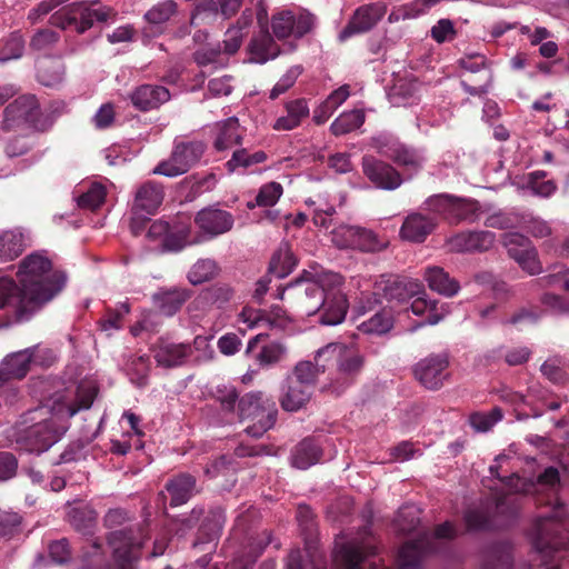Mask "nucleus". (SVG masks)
<instances>
[{"mask_svg": "<svg viewBox=\"0 0 569 569\" xmlns=\"http://www.w3.org/2000/svg\"><path fill=\"white\" fill-rule=\"evenodd\" d=\"M17 277L20 289L10 278H0V328L13 320L21 321L58 296L67 277L53 269L46 251H34L19 263Z\"/></svg>", "mask_w": 569, "mask_h": 569, "instance_id": "nucleus-1", "label": "nucleus"}, {"mask_svg": "<svg viewBox=\"0 0 569 569\" xmlns=\"http://www.w3.org/2000/svg\"><path fill=\"white\" fill-rule=\"evenodd\" d=\"M97 396L92 383H80L76 389L54 393L48 403L24 412L17 423V441L33 453L51 448L69 428V419L80 410L89 409Z\"/></svg>", "mask_w": 569, "mask_h": 569, "instance_id": "nucleus-2", "label": "nucleus"}, {"mask_svg": "<svg viewBox=\"0 0 569 569\" xmlns=\"http://www.w3.org/2000/svg\"><path fill=\"white\" fill-rule=\"evenodd\" d=\"M508 486L516 491L537 495L540 502L550 506V509L538 516L533 530V548L547 562L555 551L569 548V523L563 519L567 515L563 505L559 501L558 491L560 477L557 468L549 467L533 480H522L518 476L509 478Z\"/></svg>", "mask_w": 569, "mask_h": 569, "instance_id": "nucleus-3", "label": "nucleus"}, {"mask_svg": "<svg viewBox=\"0 0 569 569\" xmlns=\"http://www.w3.org/2000/svg\"><path fill=\"white\" fill-rule=\"evenodd\" d=\"M317 358H323L327 367L336 363V376L332 378L333 391L341 392L349 387L362 370L365 358L353 343L330 342L317 350Z\"/></svg>", "mask_w": 569, "mask_h": 569, "instance_id": "nucleus-4", "label": "nucleus"}, {"mask_svg": "<svg viewBox=\"0 0 569 569\" xmlns=\"http://www.w3.org/2000/svg\"><path fill=\"white\" fill-rule=\"evenodd\" d=\"M239 418L250 420L246 432L260 438L271 429L277 420L278 408L274 400L261 391H252L242 396L238 401Z\"/></svg>", "mask_w": 569, "mask_h": 569, "instance_id": "nucleus-5", "label": "nucleus"}, {"mask_svg": "<svg viewBox=\"0 0 569 569\" xmlns=\"http://www.w3.org/2000/svg\"><path fill=\"white\" fill-rule=\"evenodd\" d=\"M518 498L513 495L496 496L492 501L470 508L465 515L467 527L472 530L508 525L518 513Z\"/></svg>", "mask_w": 569, "mask_h": 569, "instance_id": "nucleus-6", "label": "nucleus"}, {"mask_svg": "<svg viewBox=\"0 0 569 569\" xmlns=\"http://www.w3.org/2000/svg\"><path fill=\"white\" fill-rule=\"evenodd\" d=\"M117 12L106 6L88 2H73L68 7L54 12L50 17L52 26L60 29L73 28L78 33L89 30L94 21L106 22L116 17Z\"/></svg>", "mask_w": 569, "mask_h": 569, "instance_id": "nucleus-7", "label": "nucleus"}, {"mask_svg": "<svg viewBox=\"0 0 569 569\" xmlns=\"http://www.w3.org/2000/svg\"><path fill=\"white\" fill-rule=\"evenodd\" d=\"M455 536L453 525L446 521L433 533H423L417 540L406 542L398 555L399 569H418L428 553L438 550L441 540H450Z\"/></svg>", "mask_w": 569, "mask_h": 569, "instance_id": "nucleus-8", "label": "nucleus"}, {"mask_svg": "<svg viewBox=\"0 0 569 569\" xmlns=\"http://www.w3.org/2000/svg\"><path fill=\"white\" fill-rule=\"evenodd\" d=\"M373 553L372 538L365 527L357 537L347 539L342 536L336 540L332 569H365L367 559Z\"/></svg>", "mask_w": 569, "mask_h": 569, "instance_id": "nucleus-9", "label": "nucleus"}, {"mask_svg": "<svg viewBox=\"0 0 569 569\" xmlns=\"http://www.w3.org/2000/svg\"><path fill=\"white\" fill-rule=\"evenodd\" d=\"M425 208L428 211L441 216L450 223H459L461 221L475 222L482 213L478 201L458 198L448 193L429 197L425 201Z\"/></svg>", "mask_w": 569, "mask_h": 569, "instance_id": "nucleus-10", "label": "nucleus"}, {"mask_svg": "<svg viewBox=\"0 0 569 569\" xmlns=\"http://www.w3.org/2000/svg\"><path fill=\"white\" fill-rule=\"evenodd\" d=\"M204 152V144L198 140L176 141L169 159L161 161L152 173L177 177L194 166Z\"/></svg>", "mask_w": 569, "mask_h": 569, "instance_id": "nucleus-11", "label": "nucleus"}, {"mask_svg": "<svg viewBox=\"0 0 569 569\" xmlns=\"http://www.w3.org/2000/svg\"><path fill=\"white\" fill-rule=\"evenodd\" d=\"M28 126L37 130H43L39 102L33 94L18 97L4 109L3 128L6 130Z\"/></svg>", "mask_w": 569, "mask_h": 569, "instance_id": "nucleus-12", "label": "nucleus"}, {"mask_svg": "<svg viewBox=\"0 0 569 569\" xmlns=\"http://www.w3.org/2000/svg\"><path fill=\"white\" fill-rule=\"evenodd\" d=\"M331 241L338 248H351L363 252L379 251L385 247L373 231L343 223L331 230Z\"/></svg>", "mask_w": 569, "mask_h": 569, "instance_id": "nucleus-13", "label": "nucleus"}, {"mask_svg": "<svg viewBox=\"0 0 569 569\" xmlns=\"http://www.w3.org/2000/svg\"><path fill=\"white\" fill-rule=\"evenodd\" d=\"M315 17L305 10H281L272 16L271 28L278 39L302 38L315 27Z\"/></svg>", "mask_w": 569, "mask_h": 569, "instance_id": "nucleus-14", "label": "nucleus"}, {"mask_svg": "<svg viewBox=\"0 0 569 569\" xmlns=\"http://www.w3.org/2000/svg\"><path fill=\"white\" fill-rule=\"evenodd\" d=\"M449 363L447 352L432 353L415 366V377L425 388L438 390L449 377Z\"/></svg>", "mask_w": 569, "mask_h": 569, "instance_id": "nucleus-15", "label": "nucleus"}, {"mask_svg": "<svg viewBox=\"0 0 569 569\" xmlns=\"http://www.w3.org/2000/svg\"><path fill=\"white\" fill-rule=\"evenodd\" d=\"M332 288L323 292V305L318 312V321L325 326H337L341 323L347 315L348 301L346 295L341 291V277L331 276Z\"/></svg>", "mask_w": 569, "mask_h": 569, "instance_id": "nucleus-16", "label": "nucleus"}, {"mask_svg": "<svg viewBox=\"0 0 569 569\" xmlns=\"http://www.w3.org/2000/svg\"><path fill=\"white\" fill-rule=\"evenodd\" d=\"M194 223L200 231V240L213 239L230 231L234 220L230 212L211 206L201 209L194 217Z\"/></svg>", "mask_w": 569, "mask_h": 569, "instance_id": "nucleus-17", "label": "nucleus"}, {"mask_svg": "<svg viewBox=\"0 0 569 569\" xmlns=\"http://www.w3.org/2000/svg\"><path fill=\"white\" fill-rule=\"evenodd\" d=\"M362 172L376 188L382 190H396L403 182L401 173L395 167L373 156L362 158Z\"/></svg>", "mask_w": 569, "mask_h": 569, "instance_id": "nucleus-18", "label": "nucleus"}, {"mask_svg": "<svg viewBox=\"0 0 569 569\" xmlns=\"http://www.w3.org/2000/svg\"><path fill=\"white\" fill-rule=\"evenodd\" d=\"M540 281L545 287L569 291V268L556 266L553 271L541 278ZM541 303L553 313L569 315V300L565 297L546 292L541 297Z\"/></svg>", "mask_w": 569, "mask_h": 569, "instance_id": "nucleus-19", "label": "nucleus"}, {"mask_svg": "<svg viewBox=\"0 0 569 569\" xmlns=\"http://www.w3.org/2000/svg\"><path fill=\"white\" fill-rule=\"evenodd\" d=\"M108 542L113 550L118 569H134L133 563L139 558L142 545L133 537L132 531H113L108 537Z\"/></svg>", "mask_w": 569, "mask_h": 569, "instance_id": "nucleus-20", "label": "nucleus"}, {"mask_svg": "<svg viewBox=\"0 0 569 569\" xmlns=\"http://www.w3.org/2000/svg\"><path fill=\"white\" fill-rule=\"evenodd\" d=\"M496 241L491 231H465L448 239L447 246L452 252H473L489 250Z\"/></svg>", "mask_w": 569, "mask_h": 569, "instance_id": "nucleus-21", "label": "nucleus"}, {"mask_svg": "<svg viewBox=\"0 0 569 569\" xmlns=\"http://www.w3.org/2000/svg\"><path fill=\"white\" fill-rule=\"evenodd\" d=\"M288 289H295L298 308L305 316H315L320 311L323 305L325 288L313 281L297 280L295 283L288 286Z\"/></svg>", "mask_w": 569, "mask_h": 569, "instance_id": "nucleus-22", "label": "nucleus"}, {"mask_svg": "<svg viewBox=\"0 0 569 569\" xmlns=\"http://www.w3.org/2000/svg\"><path fill=\"white\" fill-rule=\"evenodd\" d=\"M385 13L386 7L382 3H372L360 7L355 12L349 24L340 32V40H346L355 33L370 30L385 16Z\"/></svg>", "mask_w": 569, "mask_h": 569, "instance_id": "nucleus-23", "label": "nucleus"}, {"mask_svg": "<svg viewBox=\"0 0 569 569\" xmlns=\"http://www.w3.org/2000/svg\"><path fill=\"white\" fill-rule=\"evenodd\" d=\"M152 351L159 367L173 368L182 366L189 359L192 355V346L160 340Z\"/></svg>", "mask_w": 569, "mask_h": 569, "instance_id": "nucleus-24", "label": "nucleus"}, {"mask_svg": "<svg viewBox=\"0 0 569 569\" xmlns=\"http://www.w3.org/2000/svg\"><path fill=\"white\" fill-rule=\"evenodd\" d=\"M312 391V389L299 383L293 378L286 377L280 389V406L284 411L296 412L310 401Z\"/></svg>", "mask_w": 569, "mask_h": 569, "instance_id": "nucleus-25", "label": "nucleus"}, {"mask_svg": "<svg viewBox=\"0 0 569 569\" xmlns=\"http://www.w3.org/2000/svg\"><path fill=\"white\" fill-rule=\"evenodd\" d=\"M37 348H28L6 357L0 366L1 378L3 380L23 378L31 362H37Z\"/></svg>", "mask_w": 569, "mask_h": 569, "instance_id": "nucleus-26", "label": "nucleus"}, {"mask_svg": "<svg viewBox=\"0 0 569 569\" xmlns=\"http://www.w3.org/2000/svg\"><path fill=\"white\" fill-rule=\"evenodd\" d=\"M170 98L171 94L166 87L153 84H142L130 96L132 104L140 111L157 109Z\"/></svg>", "mask_w": 569, "mask_h": 569, "instance_id": "nucleus-27", "label": "nucleus"}, {"mask_svg": "<svg viewBox=\"0 0 569 569\" xmlns=\"http://www.w3.org/2000/svg\"><path fill=\"white\" fill-rule=\"evenodd\" d=\"M163 200V190L156 182L148 181L141 184L134 196L133 214H153Z\"/></svg>", "mask_w": 569, "mask_h": 569, "instance_id": "nucleus-28", "label": "nucleus"}, {"mask_svg": "<svg viewBox=\"0 0 569 569\" xmlns=\"http://www.w3.org/2000/svg\"><path fill=\"white\" fill-rule=\"evenodd\" d=\"M378 290L388 301H405L423 292V287L418 280L388 279L378 284Z\"/></svg>", "mask_w": 569, "mask_h": 569, "instance_id": "nucleus-29", "label": "nucleus"}, {"mask_svg": "<svg viewBox=\"0 0 569 569\" xmlns=\"http://www.w3.org/2000/svg\"><path fill=\"white\" fill-rule=\"evenodd\" d=\"M423 279L430 290L443 297L452 298L460 291L459 281L452 278L449 272L441 267H427L423 272Z\"/></svg>", "mask_w": 569, "mask_h": 569, "instance_id": "nucleus-30", "label": "nucleus"}, {"mask_svg": "<svg viewBox=\"0 0 569 569\" xmlns=\"http://www.w3.org/2000/svg\"><path fill=\"white\" fill-rule=\"evenodd\" d=\"M436 221L419 212L410 213L400 229V237L411 242H422L435 229Z\"/></svg>", "mask_w": 569, "mask_h": 569, "instance_id": "nucleus-31", "label": "nucleus"}, {"mask_svg": "<svg viewBox=\"0 0 569 569\" xmlns=\"http://www.w3.org/2000/svg\"><path fill=\"white\" fill-rule=\"evenodd\" d=\"M313 360L315 361L301 360L297 362L291 375L287 377L293 378V380L313 390L319 375L323 373L328 368L323 358H317V352L315 353Z\"/></svg>", "mask_w": 569, "mask_h": 569, "instance_id": "nucleus-32", "label": "nucleus"}, {"mask_svg": "<svg viewBox=\"0 0 569 569\" xmlns=\"http://www.w3.org/2000/svg\"><path fill=\"white\" fill-rule=\"evenodd\" d=\"M286 116L276 119L272 128L277 131H289L300 126L309 116V106L305 99H296L286 103Z\"/></svg>", "mask_w": 569, "mask_h": 569, "instance_id": "nucleus-33", "label": "nucleus"}, {"mask_svg": "<svg viewBox=\"0 0 569 569\" xmlns=\"http://www.w3.org/2000/svg\"><path fill=\"white\" fill-rule=\"evenodd\" d=\"M321 453V448L316 441L306 438L292 449L290 455L291 466L297 469L306 470L320 460Z\"/></svg>", "mask_w": 569, "mask_h": 569, "instance_id": "nucleus-34", "label": "nucleus"}, {"mask_svg": "<svg viewBox=\"0 0 569 569\" xmlns=\"http://www.w3.org/2000/svg\"><path fill=\"white\" fill-rule=\"evenodd\" d=\"M217 137L214 139V148L223 151L232 148L234 144L241 143L242 132L237 117H230L216 124Z\"/></svg>", "mask_w": 569, "mask_h": 569, "instance_id": "nucleus-35", "label": "nucleus"}, {"mask_svg": "<svg viewBox=\"0 0 569 569\" xmlns=\"http://www.w3.org/2000/svg\"><path fill=\"white\" fill-rule=\"evenodd\" d=\"M24 247V236L19 229L0 230V263L18 258Z\"/></svg>", "mask_w": 569, "mask_h": 569, "instance_id": "nucleus-36", "label": "nucleus"}, {"mask_svg": "<svg viewBox=\"0 0 569 569\" xmlns=\"http://www.w3.org/2000/svg\"><path fill=\"white\" fill-rule=\"evenodd\" d=\"M171 496L170 505L173 507L186 503L196 491V479L188 473H181L170 480L166 486Z\"/></svg>", "mask_w": 569, "mask_h": 569, "instance_id": "nucleus-37", "label": "nucleus"}, {"mask_svg": "<svg viewBox=\"0 0 569 569\" xmlns=\"http://www.w3.org/2000/svg\"><path fill=\"white\" fill-rule=\"evenodd\" d=\"M251 60L257 63H264L277 58L280 53L279 47L268 32H261L250 43Z\"/></svg>", "mask_w": 569, "mask_h": 569, "instance_id": "nucleus-38", "label": "nucleus"}, {"mask_svg": "<svg viewBox=\"0 0 569 569\" xmlns=\"http://www.w3.org/2000/svg\"><path fill=\"white\" fill-rule=\"evenodd\" d=\"M153 303L159 311L167 316H173L188 299V293L181 289L161 291L153 295Z\"/></svg>", "mask_w": 569, "mask_h": 569, "instance_id": "nucleus-39", "label": "nucleus"}, {"mask_svg": "<svg viewBox=\"0 0 569 569\" xmlns=\"http://www.w3.org/2000/svg\"><path fill=\"white\" fill-rule=\"evenodd\" d=\"M70 525L83 535H90L97 523V512L89 505L71 507L68 511Z\"/></svg>", "mask_w": 569, "mask_h": 569, "instance_id": "nucleus-40", "label": "nucleus"}, {"mask_svg": "<svg viewBox=\"0 0 569 569\" xmlns=\"http://www.w3.org/2000/svg\"><path fill=\"white\" fill-rule=\"evenodd\" d=\"M287 356L288 347L274 340L261 346L259 352L254 355V360L262 368H271L284 361Z\"/></svg>", "mask_w": 569, "mask_h": 569, "instance_id": "nucleus-41", "label": "nucleus"}, {"mask_svg": "<svg viewBox=\"0 0 569 569\" xmlns=\"http://www.w3.org/2000/svg\"><path fill=\"white\" fill-rule=\"evenodd\" d=\"M547 172L542 170L532 171L523 178L522 189H528L532 194L548 198L557 190V184L552 179H546Z\"/></svg>", "mask_w": 569, "mask_h": 569, "instance_id": "nucleus-42", "label": "nucleus"}, {"mask_svg": "<svg viewBox=\"0 0 569 569\" xmlns=\"http://www.w3.org/2000/svg\"><path fill=\"white\" fill-rule=\"evenodd\" d=\"M77 192H79L76 197L78 207L88 210L99 208L104 202L107 196L106 187L99 182H92L86 190L81 188Z\"/></svg>", "mask_w": 569, "mask_h": 569, "instance_id": "nucleus-43", "label": "nucleus"}, {"mask_svg": "<svg viewBox=\"0 0 569 569\" xmlns=\"http://www.w3.org/2000/svg\"><path fill=\"white\" fill-rule=\"evenodd\" d=\"M392 161L408 171L418 172L422 169L426 157L421 150L401 143Z\"/></svg>", "mask_w": 569, "mask_h": 569, "instance_id": "nucleus-44", "label": "nucleus"}, {"mask_svg": "<svg viewBox=\"0 0 569 569\" xmlns=\"http://www.w3.org/2000/svg\"><path fill=\"white\" fill-rule=\"evenodd\" d=\"M63 67L60 61L43 59L39 61L37 77L41 84L54 87L63 80Z\"/></svg>", "mask_w": 569, "mask_h": 569, "instance_id": "nucleus-45", "label": "nucleus"}, {"mask_svg": "<svg viewBox=\"0 0 569 569\" xmlns=\"http://www.w3.org/2000/svg\"><path fill=\"white\" fill-rule=\"evenodd\" d=\"M198 237L191 238V229L189 226L176 227L174 231L169 229L162 247L166 251H180L186 246L199 243Z\"/></svg>", "mask_w": 569, "mask_h": 569, "instance_id": "nucleus-46", "label": "nucleus"}, {"mask_svg": "<svg viewBox=\"0 0 569 569\" xmlns=\"http://www.w3.org/2000/svg\"><path fill=\"white\" fill-rule=\"evenodd\" d=\"M365 122V112L355 109L341 113L330 126L335 136H342L358 129Z\"/></svg>", "mask_w": 569, "mask_h": 569, "instance_id": "nucleus-47", "label": "nucleus"}, {"mask_svg": "<svg viewBox=\"0 0 569 569\" xmlns=\"http://www.w3.org/2000/svg\"><path fill=\"white\" fill-rule=\"evenodd\" d=\"M440 0H415L409 4H403L395 8L388 17L390 22H398L400 20L413 19L425 13L430 7L438 3Z\"/></svg>", "mask_w": 569, "mask_h": 569, "instance_id": "nucleus-48", "label": "nucleus"}, {"mask_svg": "<svg viewBox=\"0 0 569 569\" xmlns=\"http://www.w3.org/2000/svg\"><path fill=\"white\" fill-rule=\"evenodd\" d=\"M127 375L132 383L143 387L150 371V358L147 355L132 357L126 366Z\"/></svg>", "mask_w": 569, "mask_h": 569, "instance_id": "nucleus-49", "label": "nucleus"}, {"mask_svg": "<svg viewBox=\"0 0 569 569\" xmlns=\"http://www.w3.org/2000/svg\"><path fill=\"white\" fill-rule=\"evenodd\" d=\"M483 569H515L510 547L502 545L491 548L486 555Z\"/></svg>", "mask_w": 569, "mask_h": 569, "instance_id": "nucleus-50", "label": "nucleus"}, {"mask_svg": "<svg viewBox=\"0 0 569 569\" xmlns=\"http://www.w3.org/2000/svg\"><path fill=\"white\" fill-rule=\"evenodd\" d=\"M296 263V259L290 250L287 247H281L271 258L269 272L281 279L293 270Z\"/></svg>", "mask_w": 569, "mask_h": 569, "instance_id": "nucleus-51", "label": "nucleus"}, {"mask_svg": "<svg viewBox=\"0 0 569 569\" xmlns=\"http://www.w3.org/2000/svg\"><path fill=\"white\" fill-rule=\"evenodd\" d=\"M283 193V188L279 182L271 181L263 186L258 191V194L252 202H248V208L254 207H272L274 206Z\"/></svg>", "mask_w": 569, "mask_h": 569, "instance_id": "nucleus-52", "label": "nucleus"}, {"mask_svg": "<svg viewBox=\"0 0 569 569\" xmlns=\"http://www.w3.org/2000/svg\"><path fill=\"white\" fill-rule=\"evenodd\" d=\"M420 510L415 505L402 506L395 519L396 528L403 532L409 533L413 531L420 522Z\"/></svg>", "mask_w": 569, "mask_h": 569, "instance_id": "nucleus-53", "label": "nucleus"}, {"mask_svg": "<svg viewBox=\"0 0 569 569\" xmlns=\"http://www.w3.org/2000/svg\"><path fill=\"white\" fill-rule=\"evenodd\" d=\"M266 159L267 154L263 151H257L250 154L246 149H239L232 153L226 167L229 172H234L238 168H248L252 164L261 163L266 161Z\"/></svg>", "mask_w": 569, "mask_h": 569, "instance_id": "nucleus-54", "label": "nucleus"}, {"mask_svg": "<svg viewBox=\"0 0 569 569\" xmlns=\"http://www.w3.org/2000/svg\"><path fill=\"white\" fill-rule=\"evenodd\" d=\"M177 11V3L173 0H162L144 13V19L150 24L167 22Z\"/></svg>", "mask_w": 569, "mask_h": 569, "instance_id": "nucleus-55", "label": "nucleus"}, {"mask_svg": "<svg viewBox=\"0 0 569 569\" xmlns=\"http://www.w3.org/2000/svg\"><path fill=\"white\" fill-rule=\"evenodd\" d=\"M401 143L393 134L382 132L371 138L370 146L381 156L392 160Z\"/></svg>", "mask_w": 569, "mask_h": 569, "instance_id": "nucleus-56", "label": "nucleus"}, {"mask_svg": "<svg viewBox=\"0 0 569 569\" xmlns=\"http://www.w3.org/2000/svg\"><path fill=\"white\" fill-rule=\"evenodd\" d=\"M503 415L500 408L495 407L489 412H473L469 417L470 426L479 432L490 430L498 421L502 419Z\"/></svg>", "mask_w": 569, "mask_h": 569, "instance_id": "nucleus-57", "label": "nucleus"}, {"mask_svg": "<svg viewBox=\"0 0 569 569\" xmlns=\"http://www.w3.org/2000/svg\"><path fill=\"white\" fill-rule=\"evenodd\" d=\"M217 272V264L211 259L198 260L190 271L188 272V279L192 284H200L211 280Z\"/></svg>", "mask_w": 569, "mask_h": 569, "instance_id": "nucleus-58", "label": "nucleus"}, {"mask_svg": "<svg viewBox=\"0 0 569 569\" xmlns=\"http://www.w3.org/2000/svg\"><path fill=\"white\" fill-rule=\"evenodd\" d=\"M392 327V318L389 312H376L370 319L359 325V330L365 333L382 335Z\"/></svg>", "mask_w": 569, "mask_h": 569, "instance_id": "nucleus-59", "label": "nucleus"}, {"mask_svg": "<svg viewBox=\"0 0 569 569\" xmlns=\"http://www.w3.org/2000/svg\"><path fill=\"white\" fill-rule=\"evenodd\" d=\"M411 311L417 316H421L427 311H431L427 319L421 321L417 327H422L426 325H437L442 319L441 316L435 312V302L428 301L421 297H418L412 301Z\"/></svg>", "mask_w": 569, "mask_h": 569, "instance_id": "nucleus-60", "label": "nucleus"}, {"mask_svg": "<svg viewBox=\"0 0 569 569\" xmlns=\"http://www.w3.org/2000/svg\"><path fill=\"white\" fill-rule=\"evenodd\" d=\"M513 259L530 274H538L542 270L540 261L538 260L537 250L532 246L522 250L520 253L515 256Z\"/></svg>", "mask_w": 569, "mask_h": 569, "instance_id": "nucleus-61", "label": "nucleus"}, {"mask_svg": "<svg viewBox=\"0 0 569 569\" xmlns=\"http://www.w3.org/2000/svg\"><path fill=\"white\" fill-rule=\"evenodd\" d=\"M502 241L511 258L532 246L531 241L519 232L505 233Z\"/></svg>", "mask_w": 569, "mask_h": 569, "instance_id": "nucleus-62", "label": "nucleus"}, {"mask_svg": "<svg viewBox=\"0 0 569 569\" xmlns=\"http://www.w3.org/2000/svg\"><path fill=\"white\" fill-rule=\"evenodd\" d=\"M24 50V40L21 34L19 33H12L9 39L7 40L1 56V61H8L11 59H18L22 56Z\"/></svg>", "mask_w": 569, "mask_h": 569, "instance_id": "nucleus-63", "label": "nucleus"}, {"mask_svg": "<svg viewBox=\"0 0 569 569\" xmlns=\"http://www.w3.org/2000/svg\"><path fill=\"white\" fill-rule=\"evenodd\" d=\"M222 52L221 44L208 43L207 46L199 48L194 53V61L199 66H208L218 61L220 53Z\"/></svg>", "mask_w": 569, "mask_h": 569, "instance_id": "nucleus-64", "label": "nucleus"}]
</instances>
